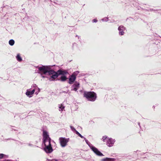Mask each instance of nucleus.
Listing matches in <instances>:
<instances>
[{"label":"nucleus","instance_id":"1","mask_svg":"<svg viewBox=\"0 0 161 161\" xmlns=\"http://www.w3.org/2000/svg\"><path fill=\"white\" fill-rule=\"evenodd\" d=\"M38 69V73L40 74H47L49 73L52 74V71H50L51 70V66L41 65L36 67Z\"/></svg>","mask_w":161,"mask_h":161},{"label":"nucleus","instance_id":"2","mask_svg":"<svg viewBox=\"0 0 161 161\" xmlns=\"http://www.w3.org/2000/svg\"><path fill=\"white\" fill-rule=\"evenodd\" d=\"M84 97L89 101L94 102L97 97V94L93 92H85L84 93Z\"/></svg>","mask_w":161,"mask_h":161},{"label":"nucleus","instance_id":"3","mask_svg":"<svg viewBox=\"0 0 161 161\" xmlns=\"http://www.w3.org/2000/svg\"><path fill=\"white\" fill-rule=\"evenodd\" d=\"M102 140L103 142H106L107 145L109 147L113 146L115 141L114 139L108 137L106 136H103Z\"/></svg>","mask_w":161,"mask_h":161},{"label":"nucleus","instance_id":"4","mask_svg":"<svg viewBox=\"0 0 161 161\" xmlns=\"http://www.w3.org/2000/svg\"><path fill=\"white\" fill-rule=\"evenodd\" d=\"M86 143L89 146L91 149L97 155L99 156H103V154L101 153L98 149L93 146V145L91 144V143L86 139V138H84Z\"/></svg>","mask_w":161,"mask_h":161},{"label":"nucleus","instance_id":"5","mask_svg":"<svg viewBox=\"0 0 161 161\" xmlns=\"http://www.w3.org/2000/svg\"><path fill=\"white\" fill-rule=\"evenodd\" d=\"M69 138L65 137H61L59 138V141L61 146L62 147H64L67 145L69 141Z\"/></svg>","mask_w":161,"mask_h":161},{"label":"nucleus","instance_id":"6","mask_svg":"<svg viewBox=\"0 0 161 161\" xmlns=\"http://www.w3.org/2000/svg\"><path fill=\"white\" fill-rule=\"evenodd\" d=\"M45 147L44 150L46 153H50L52 152L53 150L51 144V142L44 143Z\"/></svg>","mask_w":161,"mask_h":161},{"label":"nucleus","instance_id":"7","mask_svg":"<svg viewBox=\"0 0 161 161\" xmlns=\"http://www.w3.org/2000/svg\"><path fill=\"white\" fill-rule=\"evenodd\" d=\"M50 71H52V74L49 73L48 75H52L48 78V79L50 81H51L54 80L55 79L57 78L59 75L57 72H55L52 69H51Z\"/></svg>","mask_w":161,"mask_h":161},{"label":"nucleus","instance_id":"8","mask_svg":"<svg viewBox=\"0 0 161 161\" xmlns=\"http://www.w3.org/2000/svg\"><path fill=\"white\" fill-rule=\"evenodd\" d=\"M43 142H50L51 139L49 137L48 133L46 131H43Z\"/></svg>","mask_w":161,"mask_h":161},{"label":"nucleus","instance_id":"9","mask_svg":"<svg viewBox=\"0 0 161 161\" xmlns=\"http://www.w3.org/2000/svg\"><path fill=\"white\" fill-rule=\"evenodd\" d=\"M80 83L77 81H75L74 84L71 86V90L77 91L80 87Z\"/></svg>","mask_w":161,"mask_h":161},{"label":"nucleus","instance_id":"10","mask_svg":"<svg viewBox=\"0 0 161 161\" xmlns=\"http://www.w3.org/2000/svg\"><path fill=\"white\" fill-rule=\"evenodd\" d=\"M35 92V89H33L32 90H31V88L28 89L26 90L25 94L28 97L30 98L31 97H32Z\"/></svg>","mask_w":161,"mask_h":161},{"label":"nucleus","instance_id":"11","mask_svg":"<svg viewBox=\"0 0 161 161\" xmlns=\"http://www.w3.org/2000/svg\"><path fill=\"white\" fill-rule=\"evenodd\" d=\"M119 35L120 36L123 35L125 33V31H126V29L123 25L120 26L118 28Z\"/></svg>","mask_w":161,"mask_h":161},{"label":"nucleus","instance_id":"12","mask_svg":"<svg viewBox=\"0 0 161 161\" xmlns=\"http://www.w3.org/2000/svg\"><path fill=\"white\" fill-rule=\"evenodd\" d=\"M76 79V77L74 75H71L69 76L68 83L69 84H72L75 81Z\"/></svg>","mask_w":161,"mask_h":161},{"label":"nucleus","instance_id":"13","mask_svg":"<svg viewBox=\"0 0 161 161\" xmlns=\"http://www.w3.org/2000/svg\"><path fill=\"white\" fill-rule=\"evenodd\" d=\"M57 72L58 75H65L68 74V72L65 70L59 69L57 71Z\"/></svg>","mask_w":161,"mask_h":161},{"label":"nucleus","instance_id":"14","mask_svg":"<svg viewBox=\"0 0 161 161\" xmlns=\"http://www.w3.org/2000/svg\"><path fill=\"white\" fill-rule=\"evenodd\" d=\"M59 108V111L62 112L64 109L65 106L63 104H59L58 105Z\"/></svg>","mask_w":161,"mask_h":161},{"label":"nucleus","instance_id":"15","mask_svg":"<svg viewBox=\"0 0 161 161\" xmlns=\"http://www.w3.org/2000/svg\"><path fill=\"white\" fill-rule=\"evenodd\" d=\"M115 159L113 158H107L102 159L103 161H115Z\"/></svg>","mask_w":161,"mask_h":161},{"label":"nucleus","instance_id":"16","mask_svg":"<svg viewBox=\"0 0 161 161\" xmlns=\"http://www.w3.org/2000/svg\"><path fill=\"white\" fill-rule=\"evenodd\" d=\"M16 58L17 61L19 62H21L22 60V58L20 57L19 54H18L17 56H16Z\"/></svg>","mask_w":161,"mask_h":161},{"label":"nucleus","instance_id":"17","mask_svg":"<svg viewBox=\"0 0 161 161\" xmlns=\"http://www.w3.org/2000/svg\"><path fill=\"white\" fill-rule=\"evenodd\" d=\"M67 78L65 75H62L60 77L61 80L62 81H64L67 79Z\"/></svg>","mask_w":161,"mask_h":161},{"label":"nucleus","instance_id":"18","mask_svg":"<svg viewBox=\"0 0 161 161\" xmlns=\"http://www.w3.org/2000/svg\"><path fill=\"white\" fill-rule=\"evenodd\" d=\"M14 41L13 39H11L9 41V44L10 46H13L14 44Z\"/></svg>","mask_w":161,"mask_h":161},{"label":"nucleus","instance_id":"19","mask_svg":"<svg viewBox=\"0 0 161 161\" xmlns=\"http://www.w3.org/2000/svg\"><path fill=\"white\" fill-rule=\"evenodd\" d=\"M32 87L34 88L33 89H35V90L37 88V85L35 84H33L31 86Z\"/></svg>","mask_w":161,"mask_h":161},{"label":"nucleus","instance_id":"20","mask_svg":"<svg viewBox=\"0 0 161 161\" xmlns=\"http://www.w3.org/2000/svg\"><path fill=\"white\" fill-rule=\"evenodd\" d=\"M79 73V71H77L73 73L72 75H74L76 77V76Z\"/></svg>","mask_w":161,"mask_h":161},{"label":"nucleus","instance_id":"21","mask_svg":"<svg viewBox=\"0 0 161 161\" xmlns=\"http://www.w3.org/2000/svg\"><path fill=\"white\" fill-rule=\"evenodd\" d=\"M70 128L71 130L73 131H75L76 130L75 129L73 126H70Z\"/></svg>","mask_w":161,"mask_h":161},{"label":"nucleus","instance_id":"22","mask_svg":"<svg viewBox=\"0 0 161 161\" xmlns=\"http://www.w3.org/2000/svg\"><path fill=\"white\" fill-rule=\"evenodd\" d=\"M42 77L43 78H45L46 77H46V76H45V75H46L47 74H40Z\"/></svg>","mask_w":161,"mask_h":161},{"label":"nucleus","instance_id":"23","mask_svg":"<svg viewBox=\"0 0 161 161\" xmlns=\"http://www.w3.org/2000/svg\"><path fill=\"white\" fill-rule=\"evenodd\" d=\"M4 156V154H0V159L2 158Z\"/></svg>","mask_w":161,"mask_h":161},{"label":"nucleus","instance_id":"24","mask_svg":"<svg viewBox=\"0 0 161 161\" xmlns=\"http://www.w3.org/2000/svg\"><path fill=\"white\" fill-rule=\"evenodd\" d=\"M78 135L81 138H83L84 139V138H85L83 136H82L80 133H79V134Z\"/></svg>","mask_w":161,"mask_h":161},{"label":"nucleus","instance_id":"25","mask_svg":"<svg viewBox=\"0 0 161 161\" xmlns=\"http://www.w3.org/2000/svg\"><path fill=\"white\" fill-rule=\"evenodd\" d=\"M75 133H76L77 135H78L79 134V133H79L78 131H77V130H75Z\"/></svg>","mask_w":161,"mask_h":161},{"label":"nucleus","instance_id":"26","mask_svg":"<svg viewBox=\"0 0 161 161\" xmlns=\"http://www.w3.org/2000/svg\"><path fill=\"white\" fill-rule=\"evenodd\" d=\"M77 44L75 43H74L73 44V47H74L75 46H76Z\"/></svg>","mask_w":161,"mask_h":161},{"label":"nucleus","instance_id":"27","mask_svg":"<svg viewBox=\"0 0 161 161\" xmlns=\"http://www.w3.org/2000/svg\"><path fill=\"white\" fill-rule=\"evenodd\" d=\"M108 19V18H107L105 17L103 19H102V20H106Z\"/></svg>","mask_w":161,"mask_h":161},{"label":"nucleus","instance_id":"28","mask_svg":"<svg viewBox=\"0 0 161 161\" xmlns=\"http://www.w3.org/2000/svg\"><path fill=\"white\" fill-rule=\"evenodd\" d=\"M51 161H57L58 160L56 159H52L51 160Z\"/></svg>","mask_w":161,"mask_h":161},{"label":"nucleus","instance_id":"29","mask_svg":"<svg viewBox=\"0 0 161 161\" xmlns=\"http://www.w3.org/2000/svg\"><path fill=\"white\" fill-rule=\"evenodd\" d=\"M97 21H93V23H96Z\"/></svg>","mask_w":161,"mask_h":161},{"label":"nucleus","instance_id":"30","mask_svg":"<svg viewBox=\"0 0 161 161\" xmlns=\"http://www.w3.org/2000/svg\"><path fill=\"white\" fill-rule=\"evenodd\" d=\"M29 146H32V144H29Z\"/></svg>","mask_w":161,"mask_h":161},{"label":"nucleus","instance_id":"31","mask_svg":"<svg viewBox=\"0 0 161 161\" xmlns=\"http://www.w3.org/2000/svg\"><path fill=\"white\" fill-rule=\"evenodd\" d=\"M138 125H139V126H140V123H138Z\"/></svg>","mask_w":161,"mask_h":161},{"label":"nucleus","instance_id":"32","mask_svg":"<svg viewBox=\"0 0 161 161\" xmlns=\"http://www.w3.org/2000/svg\"><path fill=\"white\" fill-rule=\"evenodd\" d=\"M93 20H96L95 19H93Z\"/></svg>","mask_w":161,"mask_h":161},{"label":"nucleus","instance_id":"33","mask_svg":"<svg viewBox=\"0 0 161 161\" xmlns=\"http://www.w3.org/2000/svg\"><path fill=\"white\" fill-rule=\"evenodd\" d=\"M48 161H51V160Z\"/></svg>","mask_w":161,"mask_h":161}]
</instances>
